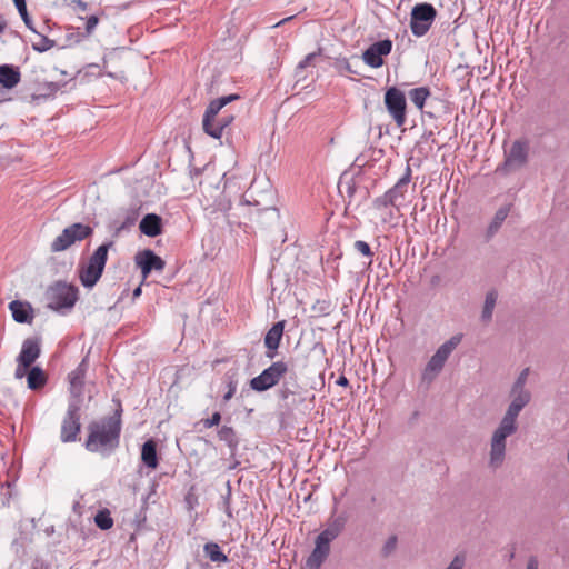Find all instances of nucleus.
Instances as JSON below:
<instances>
[{"label":"nucleus","instance_id":"1","mask_svg":"<svg viewBox=\"0 0 569 569\" xmlns=\"http://www.w3.org/2000/svg\"><path fill=\"white\" fill-rule=\"evenodd\" d=\"M88 430L86 449L104 456L110 455L120 443L121 410H117L114 415L99 421L91 422Z\"/></svg>","mask_w":569,"mask_h":569},{"label":"nucleus","instance_id":"2","mask_svg":"<svg viewBox=\"0 0 569 569\" xmlns=\"http://www.w3.org/2000/svg\"><path fill=\"white\" fill-rule=\"evenodd\" d=\"M522 408L518 405L510 402L505 416L499 422V426L492 433L490 441L489 466L493 469L501 467L505 461L506 440L517 431V418Z\"/></svg>","mask_w":569,"mask_h":569},{"label":"nucleus","instance_id":"3","mask_svg":"<svg viewBox=\"0 0 569 569\" xmlns=\"http://www.w3.org/2000/svg\"><path fill=\"white\" fill-rule=\"evenodd\" d=\"M239 98V94L232 93L217 98L209 103L202 119V128L208 136L214 139H220L222 137L223 130L232 122L233 116L222 114L217 119L218 113L228 103L236 101Z\"/></svg>","mask_w":569,"mask_h":569},{"label":"nucleus","instance_id":"4","mask_svg":"<svg viewBox=\"0 0 569 569\" xmlns=\"http://www.w3.org/2000/svg\"><path fill=\"white\" fill-rule=\"evenodd\" d=\"M461 340L462 335H455L436 350L422 371V383L428 387L436 379V377L441 372L446 361L452 351L459 346Z\"/></svg>","mask_w":569,"mask_h":569},{"label":"nucleus","instance_id":"5","mask_svg":"<svg viewBox=\"0 0 569 569\" xmlns=\"http://www.w3.org/2000/svg\"><path fill=\"white\" fill-rule=\"evenodd\" d=\"M112 246V241L99 246L88 263L80 269L79 278L84 288H92L101 278L108 260V251Z\"/></svg>","mask_w":569,"mask_h":569},{"label":"nucleus","instance_id":"6","mask_svg":"<svg viewBox=\"0 0 569 569\" xmlns=\"http://www.w3.org/2000/svg\"><path fill=\"white\" fill-rule=\"evenodd\" d=\"M48 307L54 311H61L63 309L70 310L78 300V288L58 281L51 286L47 292Z\"/></svg>","mask_w":569,"mask_h":569},{"label":"nucleus","instance_id":"7","mask_svg":"<svg viewBox=\"0 0 569 569\" xmlns=\"http://www.w3.org/2000/svg\"><path fill=\"white\" fill-rule=\"evenodd\" d=\"M93 233L89 224L76 222L64 228L62 232L51 242L52 252H61L69 249L76 242L82 241Z\"/></svg>","mask_w":569,"mask_h":569},{"label":"nucleus","instance_id":"8","mask_svg":"<svg viewBox=\"0 0 569 569\" xmlns=\"http://www.w3.org/2000/svg\"><path fill=\"white\" fill-rule=\"evenodd\" d=\"M437 17V10L431 3L416 4L410 13V29L413 36L423 37L431 28Z\"/></svg>","mask_w":569,"mask_h":569},{"label":"nucleus","instance_id":"9","mask_svg":"<svg viewBox=\"0 0 569 569\" xmlns=\"http://www.w3.org/2000/svg\"><path fill=\"white\" fill-rule=\"evenodd\" d=\"M288 372V365L284 361L272 362L260 375L250 380V387L257 392H263L279 383Z\"/></svg>","mask_w":569,"mask_h":569},{"label":"nucleus","instance_id":"10","mask_svg":"<svg viewBox=\"0 0 569 569\" xmlns=\"http://www.w3.org/2000/svg\"><path fill=\"white\" fill-rule=\"evenodd\" d=\"M82 399L69 400L68 409L61 425V441L73 442L80 432V410Z\"/></svg>","mask_w":569,"mask_h":569},{"label":"nucleus","instance_id":"11","mask_svg":"<svg viewBox=\"0 0 569 569\" xmlns=\"http://www.w3.org/2000/svg\"><path fill=\"white\" fill-rule=\"evenodd\" d=\"M385 106L398 127L406 123L407 101L405 93L397 87H390L385 92Z\"/></svg>","mask_w":569,"mask_h":569},{"label":"nucleus","instance_id":"12","mask_svg":"<svg viewBox=\"0 0 569 569\" xmlns=\"http://www.w3.org/2000/svg\"><path fill=\"white\" fill-rule=\"evenodd\" d=\"M502 168L505 171H517L523 168L528 162L529 142L527 140H516L512 142L509 151L505 152Z\"/></svg>","mask_w":569,"mask_h":569},{"label":"nucleus","instance_id":"13","mask_svg":"<svg viewBox=\"0 0 569 569\" xmlns=\"http://www.w3.org/2000/svg\"><path fill=\"white\" fill-rule=\"evenodd\" d=\"M392 50V41L383 39L369 46L362 53L366 64L371 68H380L383 64V57L388 56Z\"/></svg>","mask_w":569,"mask_h":569},{"label":"nucleus","instance_id":"14","mask_svg":"<svg viewBox=\"0 0 569 569\" xmlns=\"http://www.w3.org/2000/svg\"><path fill=\"white\" fill-rule=\"evenodd\" d=\"M136 264L140 268L142 277L146 279L152 271H162L164 261L151 249L139 251L134 257Z\"/></svg>","mask_w":569,"mask_h":569},{"label":"nucleus","instance_id":"15","mask_svg":"<svg viewBox=\"0 0 569 569\" xmlns=\"http://www.w3.org/2000/svg\"><path fill=\"white\" fill-rule=\"evenodd\" d=\"M88 370V358H83L78 367L69 373L70 399H81L84 387L86 373Z\"/></svg>","mask_w":569,"mask_h":569},{"label":"nucleus","instance_id":"16","mask_svg":"<svg viewBox=\"0 0 569 569\" xmlns=\"http://www.w3.org/2000/svg\"><path fill=\"white\" fill-rule=\"evenodd\" d=\"M41 355L40 340L38 338H27L21 346V350L16 359L23 367H32Z\"/></svg>","mask_w":569,"mask_h":569},{"label":"nucleus","instance_id":"17","mask_svg":"<svg viewBox=\"0 0 569 569\" xmlns=\"http://www.w3.org/2000/svg\"><path fill=\"white\" fill-rule=\"evenodd\" d=\"M347 521L346 513L331 515L327 527L317 537L330 545L343 531Z\"/></svg>","mask_w":569,"mask_h":569},{"label":"nucleus","instance_id":"18","mask_svg":"<svg viewBox=\"0 0 569 569\" xmlns=\"http://www.w3.org/2000/svg\"><path fill=\"white\" fill-rule=\"evenodd\" d=\"M284 321L282 320L273 323L272 327L267 331L263 341L267 348L266 357L268 359H273L277 356V350L282 339Z\"/></svg>","mask_w":569,"mask_h":569},{"label":"nucleus","instance_id":"19","mask_svg":"<svg viewBox=\"0 0 569 569\" xmlns=\"http://www.w3.org/2000/svg\"><path fill=\"white\" fill-rule=\"evenodd\" d=\"M329 553L330 545L317 537L315 548L306 560L305 569H320Z\"/></svg>","mask_w":569,"mask_h":569},{"label":"nucleus","instance_id":"20","mask_svg":"<svg viewBox=\"0 0 569 569\" xmlns=\"http://www.w3.org/2000/svg\"><path fill=\"white\" fill-rule=\"evenodd\" d=\"M410 180L411 168L410 166H407L403 176L397 181V183L392 188H390L387 191L392 198V200L396 202L397 210H399V208L405 203L406 192Z\"/></svg>","mask_w":569,"mask_h":569},{"label":"nucleus","instance_id":"21","mask_svg":"<svg viewBox=\"0 0 569 569\" xmlns=\"http://www.w3.org/2000/svg\"><path fill=\"white\" fill-rule=\"evenodd\" d=\"M12 318L18 323H31L33 320L32 306L27 301L12 300L9 303Z\"/></svg>","mask_w":569,"mask_h":569},{"label":"nucleus","instance_id":"22","mask_svg":"<svg viewBox=\"0 0 569 569\" xmlns=\"http://www.w3.org/2000/svg\"><path fill=\"white\" fill-rule=\"evenodd\" d=\"M141 233L154 238L162 232V219L156 213L146 214L139 224Z\"/></svg>","mask_w":569,"mask_h":569},{"label":"nucleus","instance_id":"23","mask_svg":"<svg viewBox=\"0 0 569 569\" xmlns=\"http://www.w3.org/2000/svg\"><path fill=\"white\" fill-rule=\"evenodd\" d=\"M21 80V73L18 67L12 64L0 66V84L6 89L14 88Z\"/></svg>","mask_w":569,"mask_h":569},{"label":"nucleus","instance_id":"24","mask_svg":"<svg viewBox=\"0 0 569 569\" xmlns=\"http://www.w3.org/2000/svg\"><path fill=\"white\" fill-rule=\"evenodd\" d=\"M48 377L42 368L32 366L27 375V385L30 390L37 391L46 386Z\"/></svg>","mask_w":569,"mask_h":569},{"label":"nucleus","instance_id":"25","mask_svg":"<svg viewBox=\"0 0 569 569\" xmlns=\"http://www.w3.org/2000/svg\"><path fill=\"white\" fill-rule=\"evenodd\" d=\"M141 460L148 468L156 469L158 467L159 461L154 440L149 439L142 445Z\"/></svg>","mask_w":569,"mask_h":569},{"label":"nucleus","instance_id":"26","mask_svg":"<svg viewBox=\"0 0 569 569\" xmlns=\"http://www.w3.org/2000/svg\"><path fill=\"white\" fill-rule=\"evenodd\" d=\"M509 211H510V208L508 206H503L496 211L492 221L490 222V224L488 226V228L486 230V240L487 241H489L498 232V230L500 229V227L507 219Z\"/></svg>","mask_w":569,"mask_h":569},{"label":"nucleus","instance_id":"27","mask_svg":"<svg viewBox=\"0 0 569 569\" xmlns=\"http://www.w3.org/2000/svg\"><path fill=\"white\" fill-rule=\"evenodd\" d=\"M498 300V291L490 289L485 297V302L481 311V320L483 322H490L492 319L493 310Z\"/></svg>","mask_w":569,"mask_h":569},{"label":"nucleus","instance_id":"28","mask_svg":"<svg viewBox=\"0 0 569 569\" xmlns=\"http://www.w3.org/2000/svg\"><path fill=\"white\" fill-rule=\"evenodd\" d=\"M218 437L221 441L227 443L231 452L237 450L239 440L232 427L222 426L218 431Z\"/></svg>","mask_w":569,"mask_h":569},{"label":"nucleus","instance_id":"29","mask_svg":"<svg viewBox=\"0 0 569 569\" xmlns=\"http://www.w3.org/2000/svg\"><path fill=\"white\" fill-rule=\"evenodd\" d=\"M430 90L427 87L413 88L408 93L409 99L419 110L423 109L426 100L430 97Z\"/></svg>","mask_w":569,"mask_h":569},{"label":"nucleus","instance_id":"30","mask_svg":"<svg viewBox=\"0 0 569 569\" xmlns=\"http://www.w3.org/2000/svg\"><path fill=\"white\" fill-rule=\"evenodd\" d=\"M203 551L212 562L220 563L228 561L227 555L221 550L219 545L216 542H207L203 546Z\"/></svg>","mask_w":569,"mask_h":569},{"label":"nucleus","instance_id":"31","mask_svg":"<svg viewBox=\"0 0 569 569\" xmlns=\"http://www.w3.org/2000/svg\"><path fill=\"white\" fill-rule=\"evenodd\" d=\"M230 209V200H228L224 196H221L219 199L216 200L212 207H207L206 211L208 212V217L212 219V214H214L216 212H221L222 214H226Z\"/></svg>","mask_w":569,"mask_h":569},{"label":"nucleus","instance_id":"32","mask_svg":"<svg viewBox=\"0 0 569 569\" xmlns=\"http://www.w3.org/2000/svg\"><path fill=\"white\" fill-rule=\"evenodd\" d=\"M94 523L101 530H108L113 526V519L108 509H102L97 512L94 516Z\"/></svg>","mask_w":569,"mask_h":569},{"label":"nucleus","instance_id":"33","mask_svg":"<svg viewBox=\"0 0 569 569\" xmlns=\"http://www.w3.org/2000/svg\"><path fill=\"white\" fill-rule=\"evenodd\" d=\"M510 396L512 398L511 403L518 405L522 409L530 402L531 399V393L529 391L511 390Z\"/></svg>","mask_w":569,"mask_h":569},{"label":"nucleus","instance_id":"34","mask_svg":"<svg viewBox=\"0 0 569 569\" xmlns=\"http://www.w3.org/2000/svg\"><path fill=\"white\" fill-rule=\"evenodd\" d=\"M333 68L337 70L338 73L341 76H345L347 73H357L353 69L351 63L347 58H337L333 62Z\"/></svg>","mask_w":569,"mask_h":569},{"label":"nucleus","instance_id":"35","mask_svg":"<svg viewBox=\"0 0 569 569\" xmlns=\"http://www.w3.org/2000/svg\"><path fill=\"white\" fill-rule=\"evenodd\" d=\"M373 207L377 210H383L389 207L396 208V202L392 200V198L390 197V194L388 192H385L382 196L377 197L373 200Z\"/></svg>","mask_w":569,"mask_h":569},{"label":"nucleus","instance_id":"36","mask_svg":"<svg viewBox=\"0 0 569 569\" xmlns=\"http://www.w3.org/2000/svg\"><path fill=\"white\" fill-rule=\"evenodd\" d=\"M56 42L48 37L40 34V40L38 42H34L32 44V49L37 52H46L53 48Z\"/></svg>","mask_w":569,"mask_h":569},{"label":"nucleus","instance_id":"37","mask_svg":"<svg viewBox=\"0 0 569 569\" xmlns=\"http://www.w3.org/2000/svg\"><path fill=\"white\" fill-rule=\"evenodd\" d=\"M16 8H17V10H18V12H19V14H20L21 19L23 20V22H24L26 27H27L29 30H31L32 32H34V33H37V34H39V33H38V31H37V30H36V28H34V26H33V22H32V20H31V18H30L29 13H28V10H27V3H23V4H21V6L16 7Z\"/></svg>","mask_w":569,"mask_h":569},{"label":"nucleus","instance_id":"38","mask_svg":"<svg viewBox=\"0 0 569 569\" xmlns=\"http://www.w3.org/2000/svg\"><path fill=\"white\" fill-rule=\"evenodd\" d=\"M529 376V368H525L516 379L511 390H521V391H528L525 386L527 383V379Z\"/></svg>","mask_w":569,"mask_h":569},{"label":"nucleus","instance_id":"39","mask_svg":"<svg viewBox=\"0 0 569 569\" xmlns=\"http://www.w3.org/2000/svg\"><path fill=\"white\" fill-rule=\"evenodd\" d=\"M398 539L396 536H390L385 542L381 553L383 557H389L397 548Z\"/></svg>","mask_w":569,"mask_h":569},{"label":"nucleus","instance_id":"40","mask_svg":"<svg viewBox=\"0 0 569 569\" xmlns=\"http://www.w3.org/2000/svg\"><path fill=\"white\" fill-rule=\"evenodd\" d=\"M318 56L317 52H311L309 54H307L297 66L296 68V71H295V76L296 77H299V71H303L308 66H310L312 63V61L316 59V57Z\"/></svg>","mask_w":569,"mask_h":569},{"label":"nucleus","instance_id":"41","mask_svg":"<svg viewBox=\"0 0 569 569\" xmlns=\"http://www.w3.org/2000/svg\"><path fill=\"white\" fill-rule=\"evenodd\" d=\"M355 249L366 257H372L373 252L371 251L370 246L363 240H357L353 244Z\"/></svg>","mask_w":569,"mask_h":569},{"label":"nucleus","instance_id":"42","mask_svg":"<svg viewBox=\"0 0 569 569\" xmlns=\"http://www.w3.org/2000/svg\"><path fill=\"white\" fill-rule=\"evenodd\" d=\"M465 556L457 555L446 569H462L465 566Z\"/></svg>","mask_w":569,"mask_h":569},{"label":"nucleus","instance_id":"43","mask_svg":"<svg viewBox=\"0 0 569 569\" xmlns=\"http://www.w3.org/2000/svg\"><path fill=\"white\" fill-rule=\"evenodd\" d=\"M31 367H23L22 363L20 362H17V367H16V370H14V378L16 379H22V378H27V375L29 372Z\"/></svg>","mask_w":569,"mask_h":569},{"label":"nucleus","instance_id":"44","mask_svg":"<svg viewBox=\"0 0 569 569\" xmlns=\"http://www.w3.org/2000/svg\"><path fill=\"white\" fill-rule=\"evenodd\" d=\"M221 420L220 412H214L211 418H208L203 421V425L206 428H212L214 426H218Z\"/></svg>","mask_w":569,"mask_h":569},{"label":"nucleus","instance_id":"45","mask_svg":"<svg viewBox=\"0 0 569 569\" xmlns=\"http://www.w3.org/2000/svg\"><path fill=\"white\" fill-rule=\"evenodd\" d=\"M237 382L230 380L228 383V391L223 395V401H229L236 393Z\"/></svg>","mask_w":569,"mask_h":569},{"label":"nucleus","instance_id":"46","mask_svg":"<svg viewBox=\"0 0 569 569\" xmlns=\"http://www.w3.org/2000/svg\"><path fill=\"white\" fill-rule=\"evenodd\" d=\"M98 22H99L98 17H96V16H90V17L88 18V20H87V23H86V30H87V32H88V33H91V32L96 29V27H97Z\"/></svg>","mask_w":569,"mask_h":569},{"label":"nucleus","instance_id":"47","mask_svg":"<svg viewBox=\"0 0 569 569\" xmlns=\"http://www.w3.org/2000/svg\"><path fill=\"white\" fill-rule=\"evenodd\" d=\"M526 569H538V560L536 557H530Z\"/></svg>","mask_w":569,"mask_h":569},{"label":"nucleus","instance_id":"48","mask_svg":"<svg viewBox=\"0 0 569 569\" xmlns=\"http://www.w3.org/2000/svg\"><path fill=\"white\" fill-rule=\"evenodd\" d=\"M421 139H423L425 141H431L432 143L436 142L433 139V132L431 130L425 131Z\"/></svg>","mask_w":569,"mask_h":569},{"label":"nucleus","instance_id":"49","mask_svg":"<svg viewBox=\"0 0 569 569\" xmlns=\"http://www.w3.org/2000/svg\"><path fill=\"white\" fill-rule=\"evenodd\" d=\"M336 383H337L338 386H341V387H347V386L349 385V380L347 379V377H346V376L341 375V376L337 379Z\"/></svg>","mask_w":569,"mask_h":569},{"label":"nucleus","instance_id":"50","mask_svg":"<svg viewBox=\"0 0 569 569\" xmlns=\"http://www.w3.org/2000/svg\"><path fill=\"white\" fill-rule=\"evenodd\" d=\"M158 487V483L157 482H152L151 483V487H150V492L148 493V496L144 498V503L150 499L151 495L156 493V489Z\"/></svg>","mask_w":569,"mask_h":569},{"label":"nucleus","instance_id":"51","mask_svg":"<svg viewBox=\"0 0 569 569\" xmlns=\"http://www.w3.org/2000/svg\"><path fill=\"white\" fill-rule=\"evenodd\" d=\"M50 92H57L60 89V84L56 82H50L47 84Z\"/></svg>","mask_w":569,"mask_h":569},{"label":"nucleus","instance_id":"52","mask_svg":"<svg viewBox=\"0 0 569 569\" xmlns=\"http://www.w3.org/2000/svg\"><path fill=\"white\" fill-rule=\"evenodd\" d=\"M224 503H226V513L228 515L229 518H232V512H231V508H230L228 498L224 500Z\"/></svg>","mask_w":569,"mask_h":569},{"label":"nucleus","instance_id":"53","mask_svg":"<svg viewBox=\"0 0 569 569\" xmlns=\"http://www.w3.org/2000/svg\"><path fill=\"white\" fill-rule=\"evenodd\" d=\"M142 290H141V287H137L133 292H132V297L133 299L138 298L140 295H141Z\"/></svg>","mask_w":569,"mask_h":569},{"label":"nucleus","instance_id":"54","mask_svg":"<svg viewBox=\"0 0 569 569\" xmlns=\"http://www.w3.org/2000/svg\"><path fill=\"white\" fill-rule=\"evenodd\" d=\"M134 221H136L134 217H127V220H126V222H123L122 227H124L126 224H133Z\"/></svg>","mask_w":569,"mask_h":569},{"label":"nucleus","instance_id":"55","mask_svg":"<svg viewBox=\"0 0 569 569\" xmlns=\"http://www.w3.org/2000/svg\"><path fill=\"white\" fill-rule=\"evenodd\" d=\"M6 28V22L4 20L0 17V33L4 30Z\"/></svg>","mask_w":569,"mask_h":569},{"label":"nucleus","instance_id":"56","mask_svg":"<svg viewBox=\"0 0 569 569\" xmlns=\"http://www.w3.org/2000/svg\"><path fill=\"white\" fill-rule=\"evenodd\" d=\"M14 6L18 7V6H21L23 3H26V0H12Z\"/></svg>","mask_w":569,"mask_h":569},{"label":"nucleus","instance_id":"57","mask_svg":"<svg viewBox=\"0 0 569 569\" xmlns=\"http://www.w3.org/2000/svg\"><path fill=\"white\" fill-rule=\"evenodd\" d=\"M78 4L80 6V8H82V10H86V8H87V3L86 2H82L81 0H79Z\"/></svg>","mask_w":569,"mask_h":569},{"label":"nucleus","instance_id":"58","mask_svg":"<svg viewBox=\"0 0 569 569\" xmlns=\"http://www.w3.org/2000/svg\"><path fill=\"white\" fill-rule=\"evenodd\" d=\"M290 19H292V17H289V18H286L283 20L279 21L278 23L274 24V27H278V26L282 24L283 22H286V21H288Z\"/></svg>","mask_w":569,"mask_h":569},{"label":"nucleus","instance_id":"59","mask_svg":"<svg viewBox=\"0 0 569 569\" xmlns=\"http://www.w3.org/2000/svg\"><path fill=\"white\" fill-rule=\"evenodd\" d=\"M298 81L303 80L306 77L303 74V71H299V77H296Z\"/></svg>","mask_w":569,"mask_h":569}]
</instances>
